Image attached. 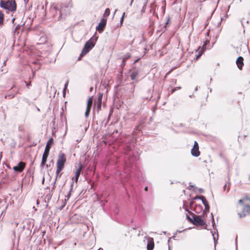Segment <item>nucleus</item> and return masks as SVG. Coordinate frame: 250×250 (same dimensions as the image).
I'll return each mask as SVG.
<instances>
[{"label": "nucleus", "mask_w": 250, "mask_h": 250, "mask_svg": "<svg viewBox=\"0 0 250 250\" xmlns=\"http://www.w3.org/2000/svg\"><path fill=\"white\" fill-rule=\"evenodd\" d=\"M0 7L11 12L16 10L17 4L14 0H0Z\"/></svg>", "instance_id": "nucleus-1"}, {"label": "nucleus", "mask_w": 250, "mask_h": 250, "mask_svg": "<svg viewBox=\"0 0 250 250\" xmlns=\"http://www.w3.org/2000/svg\"><path fill=\"white\" fill-rule=\"evenodd\" d=\"M54 140L52 138H50L48 141L47 142L44 152L42 155V162L41 164V167H43L45 165L47 157L49 154L50 149L52 145L53 144Z\"/></svg>", "instance_id": "nucleus-2"}, {"label": "nucleus", "mask_w": 250, "mask_h": 250, "mask_svg": "<svg viewBox=\"0 0 250 250\" xmlns=\"http://www.w3.org/2000/svg\"><path fill=\"white\" fill-rule=\"evenodd\" d=\"M52 10H54L55 12H57V10L59 11L60 15L57 18L58 21H63L65 20V16L67 14H69L70 12V9L67 6H63L61 5L60 9H59L57 6H55L52 8Z\"/></svg>", "instance_id": "nucleus-3"}, {"label": "nucleus", "mask_w": 250, "mask_h": 250, "mask_svg": "<svg viewBox=\"0 0 250 250\" xmlns=\"http://www.w3.org/2000/svg\"><path fill=\"white\" fill-rule=\"evenodd\" d=\"M96 40V38L95 39H92L91 38L85 42L82 53L78 58V60H80L82 57L85 55L91 49H92V48L95 46Z\"/></svg>", "instance_id": "nucleus-4"}, {"label": "nucleus", "mask_w": 250, "mask_h": 250, "mask_svg": "<svg viewBox=\"0 0 250 250\" xmlns=\"http://www.w3.org/2000/svg\"><path fill=\"white\" fill-rule=\"evenodd\" d=\"M185 210L186 211L188 212L191 215H192L193 218L191 223L193 224L200 226H202L206 224V221L202 219L200 215H196L186 208H185Z\"/></svg>", "instance_id": "nucleus-5"}, {"label": "nucleus", "mask_w": 250, "mask_h": 250, "mask_svg": "<svg viewBox=\"0 0 250 250\" xmlns=\"http://www.w3.org/2000/svg\"><path fill=\"white\" fill-rule=\"evenodd\" d=\"M66 162L65 155L63 153H61L58 157L57 162V170L56 173L58 174L63 168L64 164Z\"/></svg>", "instance_id": "nucleus-6"}, {"label": "nucleus", "mask_w": 250, "mask_h": 250, "mask_svg": "<svg viewBox=\"0 0 250 250\" xmlns=\"http://www.w3.org/2000/svg\"><path fill=\"white\" fill-rule=\"evenodd\" d=\"M139 73V69L136 67H134L132 69V72L130 75L131 79L133 81H135L136 83L138 82V80H137V78L138 77Z\"/></svg>", "instance_id": "nucleus-7"}, {"label": "nucleus", "mask_w": 250, "mask_h": 250, "mask_svg": "<svg viewBox=\"0 0 250 250\" xmlns=\"http://www.w3.org/2000/svg\"><path fill=\"white\" fill-rule=\"evenodd\" d=\"M106 19L103 18L98 25L96 26V30L100 33H102L106 26Z\"/></svg>", "instance_id": "nucleus-8"}, {"label": "nucleus", "mask_w": 250, "mask_h": 250, "mask_svg": "<svg viewBox=\"0 0 250 250\" xmlns=\"http://www.w3.org/2000/svg\"><path fill=\"white\" fill-rule=\"evenodd\" d=\"M92 103H93V100H92V97H90L87 101L86 109V111L85 112V117H88V116L89 115V113H90V112L91 110V108L92 107Z\"/></svg>", "instance_id": "nucleus-9"}, {"label": "nucleus", "mask_w": 250, "mask_h": 250, "mask_svg": "<svg viewBox=\"0 0 250 250\" xmlns=\"http://www.w3.org/2000/svg\"><path fill=\"white\" fill-rule=\"evenodd\" d=\"M25 165L24 163L20 162L13 167V170L16 172H21L25 167Z\"/></svg>", "instance_id": "nucleus-10"}, {"label": "nucleus", "mask_w": 250, "mask_h": 250, "mask_svg": "<svg viewBox=\"0 0 250 250\" xmlns=\"http://www.w3.org/2000/svg\"><path fill=\"white\" fill-rule=\"evenodd\" d=\"M243 60V58L242 57L239 56L236 61V63L237 64L238 68L240 70L242 69L243 66L244 65Z\"/></svg>", "instance_id": "nucleus-11"}, {"label": "nucleus", "mask_w": 250, "mask_h": 250, "mask_svg": "<svg viewBox=\"0 0 250 250\" xmlns=\"http://www.w3.org/2000/svg\"><path fill=\"white\" fill-rule=\"evenodd\" d=\"M154 247V243L153 239L152 238L149 237L148 239L147 244V250H152Z\"/></svg>", "instance_id": "nucleus-12"}, {"label": "nucleus", "mask_w": 250, "mask_h": 250, "mask_svg": "<svg viewBox=\"0 0 250 250\" xmlns=\"http://www.w3.org/2000/svg\"><path fill=\"white\" fill-rule=\"evenodd\" d=\"M208 42H209L208 41H206V42H204V44H203V45L202 46V48L199 51L198 55H197L196 56V60L198 59L202 55V54L204 53V50L206 48V45H207V43Z\"/></svg>", "instance_id": "nucleus-13"}, {"label": "nucleus", "mask_w": 250, "mask_h": 250, "mask_svg": "<svg viewBox=\"0 0 250 250\" xmlns=\"http://www.w3.org/2000/svg\"><path fill=\"white\" fill-rule=\"evenodd\" d=\"M81 166H80V167L76 170L75 172V175L74 177H73L72 180L75 181L76 182H77L78 179L79 178V176L80 175V173L81 171Z\"/></svg>", "instance_id": "nucleus-14"}, {"label": "nucleus", "mask_w": 250, "mask_h": 250, "mask_svg": "<svg viewBox=\"0 0 250 250\" xmlns=\"http://www.w3.org/2000/svg\"><path fill=\"white\" fill-rule=\"evenodd\" d=\"M203 205L205 206V210L204 211L203 215H207V213L209 211V205L207 201H203Z\"/></svg>", "instance_id": "nucleus-15"}, {"label": "nucleus", "mask_w": 250, "mask_h": 250, "mask_svg": "<svg viewBox=\"0 0 250 250\" xmlns=\"http://www.w3.org/2000/svg\"><path fill=\"white\" fill-rule=\"evenodd\" d=\"M191 155L194 157H198L200 155L199 148L192 147L191 150Z\"/></svg>", "instance_id": "nucleus-16"}, {"label": "nucleus", "mask_w": 250, "mask_h": 250, "mask_svg": "<svg viewBox=\"0 0 250 250\" xmlns=\"http://www.w3.org/2000/svg\"><path fill=\"white\" fill-rule=\"evenodd\" d=\"M73 185H74V182L72 181L71 183V185H70V189L68 193V194L67 196H65V197L66 198V200H68L69 198H70V195H71V192L72 191V189H73Z\"/></svg>", "instance_id": "nucleus-17"}, {"label": "nucleus", "mask_w": 250, "mask_h": 250, "mask_svg": "<svg viewBox=\"0 0 250 250\" xmlns=\"http://www.w3.org/2000/svg\"><path fill=\"white\" fill-rule=\"evenodd\" d=\"M4 23V15L2 12L0 11V26L2 25Z\"/></svg>", "instance_id": "nucleus-18"}, {"label": "nucleus", "mask_w": 250, "mask_h": 250, "mask_svg": "<svg viewBox=\"0 0 250 250\" xmlns=\"http://www.w3.org/2000/svg\"><path fill=\"white\" fill-rule=\"evenodd\" d=\"M18 93V91H12L11 93H10L9 94H8V95H6L5 97H6L7 96H8V97H9L10 99H12L13 98H14L15 95L17 94Z\"/></svg>", "instance_id": "nucleus-19"}, {"label": "nucleus", "mask_w": 250, "mask_h": 250, "mask_svg": "<svg viewBox=\"0 0 250 250\" xmlns=\"http://www.w3.org/2000/svg\"><path fill=\"white\" fill-rule=\"evenodd\" d=\"M210 232L212 233V235L213 236V240H214V245H215L216 243L217 242V239L218 238V236H219L217 232V238H216V237L214 236V234L213 233V232L212 231H211Z\"/></svg>", "instance_id": "nucleus-20"}, {"label": "nucleus", "mask_w": 250, "mask_h": 250, "mask_svg": "<svg viewBox=\"0 0 250 250\" xmlns=\"http://www.w3.org/2000/svg\"><path fill=\"white\" fill-rule=\"evenodd\" d=\"M203 209V207L201 205H196L195 208V211L196 213H199V211H197V209Z\"/></svg>", "instance_id": "nucleus-21"}, {"label": "nucleus", "mask_w": 250, "mask_h": 250, "mask_svg": "<svg viewBox=\"0 0 250 250\" xmlns=\"http://www.w3.org/2000/svg\"><path fill=\"white\" fill-rule=\"evenodd\" d=\"M110 9L109 8H106L105 10L104 13V16L105 17H108L110 14Z\"/></svg>", "instance_id": "nucleus-22"}, {"label": "nucleus", "mask_w": 250, "mask_h": 250, "mask_svg": "<svg viewBox=\"0 0 250 250\" xmlns=\"http://www.w3.org/2000/svg\"><path fill=\"white\" fill-rule=\"evenodd\" d=\"M103 93H99V95L98 98L97 103H101L102 102V98H103Z\"/></svg>", "instance_id": "nucleus-23"}, {"label": "nucleus", "mask_w": 250, "mask_h": 250, "mask_svg": "<svg viewBox=\"0 0 250 250\" xmlns=\"http://www.w3.org/2000/svg\"><path fill=\"white\" fill-rule=\"evenodd\" d=\"M102 107V103H97V109L98 110V111H99L100 110H101Z\"/></svg>", "instance_id": "nucleus-24"}, {"label": "nucleus", "mask_w": 250, "mask_h": 250, "mask_svg": "<svg viewBox=\"0 0 250 250\" xmlns=\"http://www.w3.org/2000/svg\"><path fill=\"white\" fill-rule=\"evenodd\" d=\"M125 13L124 12L123 14V15L121 18V20H120V24L121 25L123 24V21H124V18H125Z\"/></svg>", "instance_id": "nucleus-25"}, {"label": "nucleus", "mask_w": 250, "mask_h": 250, "mask_svg": "<svg viewBox=\"0 0 250 250\" xmlns=\"http://www.w3.org/2000/svg\"><path fill=\"white\" fill-rule=\"evenodd\" d=\"M181 89V87H180V86H178V87H175L174 88L172 89L171 93H173L177 90H179V89Z\"/></svg>", "instance_id": "nucleus-26"}, {"label": "nucleus", "mask_w": 250, "mask_h": 250, "mask_svg": "<svg viewBox=\"0 0 250 250\" xmlns=\"http://www.w3.org/2000/svg\"><path fill=\"white\" fill-rule=\"evenodd\" d=\"M186 218L190 222H192V218H191V217H190V216L188 214H186Z\"/></svg>", "instance_id": "nucleus-27"}, {"label": "nucleus", "mask_w": 250, "mask_h": 250, "mask_svg": "<svg viewBox=\"0 0 250 250\" xmlns=\"http://www.w3.org/2000/svg\"><path fill=\"white\" fill-rule=\"evenodd\" d=\"M198 199L201 200L203 203V201H207L205 197L204 196H200V197H198Z\"/></svg>", "instance_id": "nucleus-28"}, {"label": "nucleus", "mask_w": 250, "mask_h": 250, "mask_svg": "<svg viewBox=\"0 0 250 250\" xmlns=\"http://www.w3.org/2000/svg\"><path fill=\"white\" fill-rule=\"evenodd\" d=\"M194 148H199L198 144L196 141L194 142L193 147Z\"/></svg>", "instance_id": "nucleus-29"}, {"label": "nucleus", "mask_w": 250, "mask_h": 250, "mask_svg": "<svg viewBox=\"0 0 250 250\" xmlns=\"http://www.w3.org/2000/svg\"><path fill=\"white\" fill-rule=\"evenodd\" d=\"M211 216H212V226H213V227H214V225H215L214 219L213 216V214H212V213H211Z\"/></svg>", "instance_id": "nucleus-30"}, {"label": "nucleus", "mask_w": 250, "mask_h": 250, "mask_svg": "<svg viewBox=\"0 0 250 250\" xmlns=\"http://www.w3.org/2000/svg\"><path fill=\"white\" fill-rule=\"evenodd\" d=\"M66 89L67 88H65V87H64V88H63V92H62L63 97H65V96Z\"/></svg>", "instance_id": "nucleus-31"}, {"label": "nucleus", "mask_w": 250, "mask_h": 250, "mask_svg": "<svg viewBox=\"0 0 250 250\" xmlns=\"http://www.w3.org/2000/svg\"><path fill=\"white\" fill-rule=\"evenodd\" d=\"M170 21V19L168 18L167 19V21H166V23H165V26L166 27L167 26V25L169 23V22Z\"/></svg>", "instance_id": "nucleus-32"}, {"label": "nucleus", "mask_w": 250, "mask_h": 250, "mask_svg": "<svg viewBox=\"0 0 250 250\" xmlns=\"http://www.w3.org/2000/svg\"><path fill=\"white\" fill-rule=\"evenodd\" d=\"M25 83H26V87H27L28 88H29V87H30V86L31 85V83H27L26 82H25Z\"/></svg>", "instance_id": "nucleus-33"}, {"label": "nucleus", "mask_w": 250, "mask_h": 250, "mask_svg": "<svg viewBox=\"0 0 250 250\" xmlns=\"http://www.w3.org/2000/svg\"><path fill=\"white\" fill-rule=\"evenodd\" d=\"M105 202H107V201H106V200H105V201H104V203H103V201H100V203H101V206H102V207H103V206H104V204H105Z\"/></svg>", "instance_id": "nucleus-34"}, {"label": "nucleus", "mask_w": 250, "mask_h": 250, "mask_svg": "<svg viewBox=\"0 0 250 250\" xmlns=\"http://www.w3.org/2000/svg\"><path fill=\"white\" fill-rule=\"evenodd\" d=\"M20 28V25H18L16 27H15V31H17L19 28Z\"/></svg>", "instance_id": "nucleus-35"}, {"label": "nucleus", "mask_w": 250, "mask_h": 250, "mask_svg": "<svg viewBox=\"0 0 250 250\" xmlns=\"http://www.w3.org/2000/svg\"><path fill=\"white\" fill-rule=\"evenodd\" d=\"M145 10H146V8L144 7V6L143 7L142 10H141V13H143L145 12Z\"/></svg>", "instance_id": "nucleus-36"}, {"label": "nucleus", "mask_w": 250, "mask_h": 250, "mask_svg": "<svg viewBox=\"0 0 250 250\" xmlns=\"http://www.w3.org/2000/svg\"><path fill=\"white\" fill-rule=\"evenodd\" d=\"M194 187V185H190L189 186H188V189L189 190H191V188H193Z\"/></svg>", "instance_id": "nucleus-37"}, {"label": "nucleus", "mask_w": 250, "mask_h": 250, "mask_svg": "<svg viewBox=\"0 0 250 250\" xmlns=\"http://www.w3.org/2000/svg\"><path fill=\"white\" fill-rule=\"evenodd\" d=\"M68 82H67L65 83V84H64V87H65V88H67V86H68Z\"/></svg>", "instance_id": "nucleus-38"}, {"label": "nucleus", "mask_w": 250, "mask_h": 250, "mask_svg": "<svg viewBox=\"0 0 250 250\" xmlns=\"http://www.w3.org/2000/svg\"><path fill=\"white\" fill-rule=\"evenodd\" d=\"M224 190L225 191L227 188V184H225V185L223 187Z\"/></svg>", "instance_id": "nucleus-39"}, {"label": "nucleus", "mask_w": 250, "mask_h": 250, "mask_svg": "<svg viewBox=\"0 0 250 250\" xmlns=\"http://www.w3.org/2000/svg\"><path fill=\"white\" fill-rule=\"evenodd\" d=\"M199 191L200 193H203L204 191V190L202 188H199Z\"/></svg>", "instance_id": "nucleus-40"}, {"label": "nucleus", "mask_w": 250, "mask_h": 250, "mask_svg": "<svg viewBox=\"0 0 250 250\" xmlns=\"http://www.w3.org/2000/svg\"><path fill=\"white\" fill-rule=\"evenodd\" d=\"M59 173L58 174H57V173L56 172V177H55V181H57V178H58V177L59 176Z\"/></svg>", "instance_id": "nucleus-41"}, {"label": "nucleus", "mask_w": 250, "mask_h": 250, "mask_svg": "<svg viewBox=\"0 0 250 250\" xmlns=\"http://www.w3.org/2000/svg\"><path fill=\"white\" fill-rule=\"evenodd\" d=\"M56 182V181L55 180V181L52 184L53 187H55Z\"/></svg>", "instance_id": "nucleus-42"}, {"label": "nucleus", "mask_w": 250, "mask_h": 250, "mask_svg": "<svg viewBox=\"0 0 250 250\" xmlns=\"http://www.w3.org/2000/svg\"><path fill=\"white\" fill-rule=\"evenodd\" d=\"M239 202L240 203H243V199H240V200H239Z\"/></svg>", "instance_id": "nucleus-43"}, {"label": "nucleus", "mask_w": 250, "mask_h": 250, "mask_svg": "<svg viewBox=\"0 0 250 250\" xmlns=\"http://www.w3.org/2000/svg\"><path fill=\"white\" fill-rule=\"evenodd\" d=\"M240 22H241V23L242 26L243 27H244V25H243V23L242 20H240Z\"/></svg>", "instance_id": "nucleus-44"}, {"label": "nucleus", "mask_w": 250, "mask_h": 250, "mask_svg": "<svg viewBox=\"0 0 250 250\" xmlns=\"http://www.w3.org/2000/svg\"><path fill=\"white\" fill-rule=\"evenodd\" d=\"M146 4H147V2H145L144 3V4L143 6H144V7H146Z\"/></svg>", "instance_id": "nucleus-45"}, {"label": "nucleus", "mask_w": 250, "mask_h": 250, "mask_svg": "<svg viewBox=\"0 0 250 250\" xmlns=\"http://www.w3.org/2000/svg\"><path fill=\"white\" fill-rule=\"evenodd\" d=\"M55 187H52V188H51V192H53V190L55 189Z\"/></svg>", "instance_id": "nucleus-46"}, {"label": "nucleus", "mask_w": 250, "mask_h": 250, "mask_svg": "<svg viewBox=\"0 0 250 250\" xmlns=\"http://www.w3.org/2000/svg\"><path fill=\"white\" fill-rule=\"evenodd\" d=\"M147 190H148V187H146L145 188V191H147Z\"/></svg>", "instance_id": "nucleus-47"}, {"label": "nucleus", "mask_w": 250, "mask_h": 250, "mask_svg": "<svg viewBox=\"0 0 250 250\" xmlns=\"http://www.w3.org/2000/svg\"><path fill=\"white\" fill-rule=\"evenodd\" d=\"M221 21H219V22L218 23L217 26H220V25H221Z\"/></svg>", "instance_id": "nucleus-48"}, {"label": "nucleus", "mask_w": 250, "mask_h": 250, "mask_svg": "<svg viewBox=\"0 0 250 250\" xmlns=\"http://www.w3.org/2000/svg\"><path fill=\"white\" fill-rule=\"evenodd\" d=\"M93 89V88L92 87H91L90 88V91H92Z\"/></svg>", "instance_id": "nucleus-49"}, {"label": "nucleus", "mask_w": 250, "mask_h": 250, "mask_svg": "<svg viewBox=\"0 0 250 250\" xmlns=\"http://www.w3.org/2000/svg\"><path fill=\"white\" fill-rule=\"evenodd\" d=\"M246 199H247L250 201V198H249L248 197H246Z\"/></svg>", "instance_id": "nucleus-50"}, {"label": "nucleus", "mask_w": 250, "mask_h": 250, "mask_svg": "<svg viewBox=\"0 0 250 250\" xmlns=\"http://www.w3.org/2000/svg\"><path fill=\"white\" fill-rule=\"evenodd\" d=\"M44 182V177H43V179H42V183L43 184Z\"/></svg>", "instance_id": "nucleus-51"}, {"label": "nucleus", "mask_w": 250, "mask_h": 250, "mask_svg": "<svg viewBox=\"0 0 250 250\" xmlns=\"http://www.w3.org/2000/svg\"><path fill=\"white\" fill-rule=\"evenodd\" d=\"M225 20V19L224 18H221V21H223Z\"/></svg>", "instance_id": "nucleus-52"}, {"label": "nucleus", "mask_w": 250, "mask_h": 250, "mask_svg": "<svg viewBox=\"0 0 250 250\" xmlns=\"http://www.w3.org/2000/svg\"><path fill=\"white\" fill-rule=\"evenodd\" d=\"M143 98L144 99H146V100L148 99V97H144Z\"/></svg>", "instance_id": "nucleus-53"}, {"label": "nucleus", "mask_w": 250, "mask_h": 250, "mask_svg": "<svg viewBox=\"0 0 250 250\" xmlns=\"http://www.w3.org/2000/svg\"><path fill=\"white\" fill-rule=\"evenodd\" d=\"M133 1V0H132L131 1V2H130V5H131V4H132V3Z\"/></svg>", "instance_id": "nucleus-54"}, {"label": "nucleus", "mask_w": 250, "mask_h": 250, "mask_svg": "<svg viewBox=\"0 0 250 250\" xmlns=\"http://www.w3.org/2000/svg\"><path fill=\"white\" fill-rule=\"evenodd\" d=\"M197 90H198V87H196V88L195 89V91H197Z\"/></svg>", "instance_id": "nucleus-55"}, {"label": "nucleus", "mask_w": 250, "mask_h": 250, "mask_svg": "<svg viewBox=\"0 0 250 250\" xmlns=\"http://www.w3.org/2000/svg\"><path fill=\"white\" fill-rule=\"evenodd\" d=\"M235 245H236V248L237 249V244L236 242L235 243Z\"/></svg>", "instance_id": "nucleus-56"}, {"label": "nucleus", "mask_w": 250, "mask_h": 250, "mask_svg": "<svg viewBox=\"0 0 250 250\" xmlns=\"http://www.w3.org/2000/svg\"><path fill=\"white\" fill-rule=\"evenodd\" d=\"M229 188H227V192H229Z\"/></svg>", "instance_id": "nucleus-57"}, {"label": "nucleus", "mask_w": 250, "mask_h": 250, "mask_svg": "<svg viewBox=\"0 0 250 250\" xmlns=\"http://www.w3.org/2000/svg\"><path fill=\"white\" fill-rule=\"evenodd\" d=\"M5 63H6V61H4L3 62V64L5 65Z\"/></svg>", "instance_id": "nucleus-58"}, {"label": "nucleus", "mask_w": 250, "mask_h": 250, "mask_svg": "<svg viewBox=\"0 0 250 250\" xmlns=\"http://www.w3.org/2000/svg\"><path fill=\"white\" fill-rule=\"evenodd\" d=\"M198 197H198V196H196V197H195V199H198Z\"/></svg>", "instance_id": "nucleus-59"}, {"label": "nucleus", "mask_w": 250, "mask_h": 250, "mask_svg": "<svg viewBox=\"0 0 250 250\" xmlns=\"http://www.w3.org/2000/svg\"><path fill=\"white\" fill-rule=\"evenodd\" d=\"M15 87V86L14 85L12 86V88L13 89V88H14Z\"/></svg>", "instance_id": "nucleus-60"}, {"label": "nucleus", "mask_w": 250, "mask_h": 250, "mask_svg": "<svg viewBox=\"0 0 250 250\" xmlns=\"http://www.w3.org/2000/svg\"><path fill=\"white\" fill-rule=\"evenodd\" d=\"M116 208L118 210L119 209V207H116Z\"/></svg>", "instance_id": "nucleus-61"}, {"label": "nucleus", "mask_w": 250, "mask_h": 250, "mask_svg": "<svg viewBox=\"0 0 250 250\" xmlns=\"http://www.w3.org/2000/svg\"><path fill=\"white\" fill-rule=\"evenodd\" d=\"M15 19V18H13V19H12V21H13V22H14V21Z\"/></svg>", "instance_id": "nucleus-62"}, {"label": "nucleus", "mask_w": 250, "mask_h": 250, "mask_svg": "<svg viewBox=\"0 0 250 250\" xmlns=\"http://www.w3.org/2000/svg\"><path fill=\"white\" fill-rule=\"evenodd\" d=\"M209 91H210V92H211V91H212L211 88H209Z\"/></svg>", "instance_id": "nucleus-63"}, {"label": "nucleus", "mask_w": 250, "mask_h": 250, "mask_svg": "<svg viewBox=\"0 0 250 250\" xmlns=\"http://www.w3.org/2000/svg\"><path fill=\"white\" fill-rule=\"evenodd\" d=\"M116 11H117L116 10H115L114 13V14H115V13H116Z\"/></svg>", "instance_id": "nucleus-64"}]
</instances>
